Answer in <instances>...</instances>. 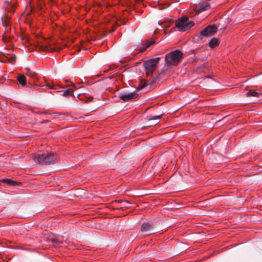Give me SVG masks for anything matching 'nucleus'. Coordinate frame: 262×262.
Returning <instances> with one entry per match:
<instances>
[{"instance_id":"nucleus-1","label":"nucleus","mask_w":262,"mask_h":262,"mask_svg":"<svg viewBox=\"0 0 262 262\" xmlns=\"http://www.w3.org/2000/svg\"><path fill=\"white\" fill-rule=\"evenodd\" d=\"M32 158L36 163L50 165L55 163L58 159V157L56 154L53 153H43L33 156Z\"/></svg>"},{"instance_id":"nucleus-2","label":"nucleus","mask_w":262,"mask_h":262,"mask_svg":"<svg viewBox=\"0 0 262 262\" xmlns=\"http://www.w3.org/2000/svg\"><path fill=\"white\" fill-rule=\"evenodd\" d=\"M182 56L183 53L179 50L170 52L165 56L166 64L168 66L178 64Z\"/></svg>"},{"instance_id":"nucleus-3","label":"nucleus","mask_w":262,"mask_h":262,"mask_svg":"<svg viewBox=\"0 0 262 262\" xmlns=\"http://www.w3.org/2000/svg\"><path fill=\"white\" fill-rule=\"evenodd\" d=\"M159 60V57H156L145 61L143 63V67L147 76L151 75L153 72L156 70Z\"/></svg>"},{"instance_id":"nucleus-4","label":"nucleus","mask_w":262,"mask_h":262,"mask_svg":"<svg viewBox=\"0 0 262 262\" xmlns=\"http://www.w3.org/2000/svg\"><path fill=\"white\" fill-rule=\"evenodd\" d=\"M188 18L183 16L178 19L176 23V27L181 31H185L191 28L194 24L193 21L188 22Z\"/></svg>"},{"instance_id":"nucleus-5","label":"nucleus","mask_w":262,"mask_h":262,"mask_svg":"<svg viewBox=\"0 0 262 262\" xmlns=\"http://www.w3.org/2000/svg\"><path fill=\"white\" fill-rule=\"evenodd\" d=\"M140 231L144 235H151L157 232L154 229V224L149 222L144 223L141 226Z\"/></svg>"},{"instance_id":"nucleus-6","label":"nucleus","mask_w":262,"mask_h":262,"mask_svg":"<svg viewBox=\"0 0 262 262\" xmlns=\"http://www.w3.org/2000/svg\"><path fill=\"white\" fill-rule=\"evenodd\" d=\"M217 31L215 25L208 26L201 32V35L204 36H211Z\"/></svg>"},{"instance_id":"nucleus-7","label":"nucleus","mask_w":262,"mask_h":262,"mask_svg":"<svg viewBox=\"0 0 262 262\" xmlns=\"http://www.w3.org/2000/svg\"><path fill=\"white\" fill-rule=\"evenodd\" d=\"M138 94L135 93H129L120 94L119 96V98L124 101H128L132 99L136 98L138 97Z\"/></svg>"},{"instance_id":"nucleus-8","label":"nucleus","mask_w":262,"mask_h":262,"mask_svg":"<svg viewBox=\"0 0 262 262\" xmlns=\"http://www.w3.org/2000/svg\"><path fill=\"white\" fill-rule=\"evenodd\" d=\"M1 182L6 183L10 186H16L20 184V183L15 181H13V180L10 179H3L0 180V183Z\"/></svg>"},{"instance_id":"nucleus-9","label":"nucleus","mask_w":262,"mask_h":262,"mask_svg":"<svg viewBox=\"0 0 262 262\" xmlns=\"http://www.w3.org/2000/svg\"><path fill=\"white\" fill-rule=\"evenodd\" d=\"M155 42L156 41L154 39H152L151 40H147L146 43L139 49L140 52H143L151 45H153Z\"/></svg>"},{"instance_id":"nucleus-10","label":"nucleus","mask_w":262,"mask_h":262,"mask_svg":"<svg viewBox=\"0 0 262 262\" xmlns=\"http://www.w3.org/2000/svg\"><path fill=\"white\" fill-rule=\"evenodd\" d=\"M77 89V86L75 85L74 84H73V88L68 89L64 91L63 95L66 97L70 96L73 95V92L74 90H76Z\"/></svg>"},{"instance_id":"nucleus-11","label":"nucleus","mask_w":262,"mask_h":262,"mask_svg":"<svg viewBox=\"0 0 262 262\" xmlns=\"http://www.w3.org/2000/svg\"><path fill=\"white\" fill-rule=\"evenodd\" d=\"M210 8V4L206 2V3L200 4L198 10L199 12H202V11H204L209 9Z\"/></svg>"},{"instance_id":"nucleus-12","label":"nucleus","mask_w":262,"mask_h":262,"mask_svg":"<svg viewBox=\"0 0 262 262\" xmlns=\"http://www.w3.org/2000/svg\"><path fill=\"white\" fill-rule=\"evenodd\" d=\"M262 95V93H258L253 90H250L246 94L247 97H255L258 98Z\"/></svg>"},{"instance_id":"nucleus-13","label":"nucleus","mask_w":262,"mask_h":262,"mask_svg":"<svg viewBox=\"0 0 262 262\" xmlns=\"http://www.w3.org/2000/svg\"><path fill=\"white\" fill-rule=\"evenodd\" d=\"M26 75L27 76H29L30 78H32L34 80H39L37 74L35 72H33L32 71L28 70V71L26 73Z\"/></svg>"},{"instance_id":"nucleus-14","label":"nucleus","mask_w":262,"mask_h":262,"mask_svg":"<svg viewBox=\"0 0 262 262\" xmlns=\"http://www.w3.org/2000/svg\"><path fill=\"white\" fill-rule=\"evenodd\" d=\"M17 79L19 83L22 86H25L26 84V78L24 75H19L17 76Z\"/></svg>"},{"instance_id":"nucleus-15","label":"nucleus","mask_w":262,"mask_h":262,"mask_svg":"<svg viewBox=\"0 0 262 262\" xmlns=\"http://www.w3.org/2000/svg\"><path fill=\"white\" fill-rule=\"evenodd\" d=\"M219 44V41L216 38H213L211 39L208 43V46L211 48H213L217 46Z\"/></svg>"},{"instance_id":"nucleus-16","label":"nucleus","mask_w":262,"mask_h":262,"mask_svg":"<svg viewBox=\"0 0 262 262\" xmlns=\"http://www.w3.org/2000/svg\"><path fill=\"white\" fill-rule=\"evenodd\" d=\"M51 240L53 244H55L56 245H58V244L61 243L59 239L57 237H54L53 238H51Z\"/></svg>"},{"instance_id":"nucleus-17","label":"nucleus","mask_w":262,"mask_h":262,"mask_svg":"<svg viewBox=\"0 0 262 262\" xmlns=\"http://www.w3.org/2000/svg\"><path fill=\"white\" fill-rule=\"evenodd\" d=\"M2 19L3 21V25L4 27H6L7 26L9 25V23L8 21H6V22H4L3 18H2Z\"/></svg>"},{"instance_id":"nucleus-18","label":"nucleus","mask_w":262,"mask_h":262,"mask_svg":"<svg viewBox=\"0 0 262 262\" xmlns=\"http://www.w3.org/2000/svg\"><path fill=\"white\" fill-rule=\"evenodd\" d=\"M162 117V115H157L155 116L151 120H158L160 119Z\"/></svg>"},{"instance_id":"nucleus-19","label":"nucleus","mask_w":262,"mask_h":262,"mask_svg":"<svg viewBox=\"0 0 262 262\" xmlns=\"http://www.w3.org/2000/svg\"><path fill=\"white\" fill-rule=\"evenodd\" d=\"M92 99H93V97H89L87 98L86 100H85V102H88L91 101L92 100Z\"/></svg>"},{"instance_id":"nucleus-20","label":"nucleus","mask_w":262,"mask_h":262,"mask_svg":"<svg viewBox=\"0 0 262 262\" xmlns=\"http://www.w3.org/2000/svg\"><path fill=\"white\" fill-rule=\"evenodd\" d=\"M47 86L50 89H55L54 85H50L49 84H47Z\"/></svg>"},{"instance_id":"nucleus-21","label":"nucleus","mask_w":262,"mask_h":262,"mask_svg":"<svg viewBox=\"0 0 262 262\" xmlns=\"http://www.w3.org/2000/svg\"><path fill=\"white\" fill-rule=\"evenodd\" d=\"M119 202L124 204H130L129 202L127 201H119Z\"/></svg>"}]
</instances>
